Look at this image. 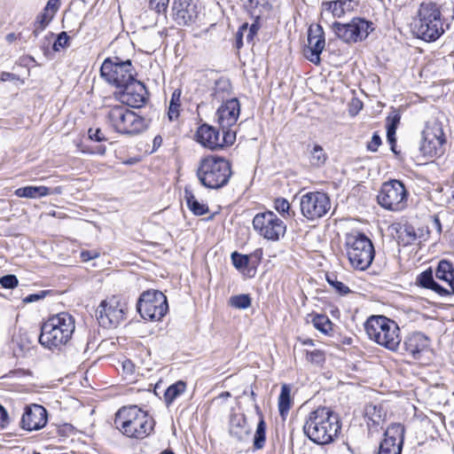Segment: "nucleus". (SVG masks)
I'll list each match as a JSON object with an SVG mask.
<instances>
[{"mask_svg": "<svg viewBox=\"0 0 454 454\" xmlns=\"http://www.w3.org/2000/svg\"><path fill=\"white\" fill-rule=\"evenodd\" d=\"M7 412L4 408L0 405V424L4 422L7 419Z\"/></svg>", "mask_w": 454, "mask_h": 454, "instance_id": "obj_61", "label": "nucleus"}, {"mask_svg": "<svg viewBox=\"0 0 454 454\" xmlns=\"http://www.w3.org/2000/svg\"><path fill=\"white\" fill-rule=\"evenodd\" d=\"M169 0H150L149 5L150 8L154 10L156 12L160 13L165 12Z\"/></svg>", "mask_w": 454, "mask_h": 454, "instance_id": "obj_48", "label": "nucleus"}, {"mask_svg": "<svg viewBox=\"0 0 454 454\" xmlns=\"http://www.w3.org/2000/svg\"><path fill=\"white\" fill-rule=\"evenodd\" d=\"M450 24L442 18L440 7L432 2L422 3L413 19L412 29L426 42H434L449 28Z\"/></svg>", "mask_w": 454, "mask_h": 454, "instance_id": "obj_3", "label": "nucleus"}, {"mask_svg": "<svg viewBox=\"0 0 454 454\" xmlns=\"http://www.w3.org/2000/svg\"><path fill=\"white\" fill-rule=\"evenodd\" d=\"M369 339L391 351H396L401 343L398 325L385 316H371L364 324Z\"/></svg>", "mask_w": 454, "mask_h": 454, "instance_id": "obj_6", "label": "nucleus"}, {"mask_svg": "<svg viewBox=\"0 0 454 454\" xmlns=\"http://www.w3.org/2000/svg\"><path fill=\"white\" fill-rule=\"evenodd\" d=\"M230 304L236 309H247L251 306V298L249 294H239L231 297Z\"/></svg>", "mask_w": 454, "mask_h": 454, "instance_id": "obj_40", "label": "nucleus"}, {"mask_svg": "<svg viewBox=\"0 0 454 454\" xmlns=\"http://www.w3.org/2000/svg\"><path fill=\"white\" fill-rule=\"evenodd\" d=\"M365 417L372 422V426H379L381 419L380 411L375 405H368L365 408Z\"/></svg>", "mask_w": 454, "mask_h": 454, "instance_id": "obj_43", "label": "nucleus"}, {"mask_svg": "<svg viewBox=\"0 0 454 454\" xmlns=\"http://www.w3.org/2000/svg\"><path fill=\"white\" fill-rule=\"evenodd\" d=\"M266 424L260 414V420L257 424L256 431L254 436V448L255 450H261L263 448L266 440Z\"/></svg>", "mask_w": 454, "mask_h": 454, "instance_id": "obj_36", "label": "nucleus"}, {"mask_svg": "<svg viewBox=\"0 0 454 454\" xmlns=\"http://www.w3.org/2000/svg\"><path fill=\"white\" fill-rule=\"evenodd\" d=\"M417 280L421 286L429 289L434 282L432 270H427L423 271L419 275Z\"/></svg>", "mask_w": 454, "mask_h": 454, "instance_id": "obj_45", "label": "nucleus"}, {"mask_svg": "<svg viewBox=\"0 0 454 454\" xmlns=\"http://www.w3.org/2000/svg\"><path fill=\"white\" fill-rule=\"evenodd\" d=\"M231 84L229 79L221 77L215 82L212 96L216 100H223L225 95H228L231 91Z\"/></svg>", "mask_w": 454, "mask_h": 454, "instance_id": "obj_33", "label": "nucleus"}, {"mask_svg": "<svg viewBox=\"0 0 454 454\" xmlns=\"http://www.w3.org/2000/svg\"><path fill=\"white\" fill-rule=\"evenodd\" d=\"M301 215L309 221H315L325 216L331 209V200L321 192H309L300 200Z\"/></svg>", "mask_w": 454, "mask_h": 454, "instance_id": "obj_14", "label": "nucleus"}, {"mask_svg": "<svg viewBox=\"0 0 454 454\" xmlns=\"http://www.w3.org/2000/svg\"><path fill=\"white\" fill-rule=\"evenodd\" d=\"M444 144L445 137L442 125L434 122L423 130L419 150L424 156H438L443 153Z\"/></svg>", "mask_w": 454, "mask_h": 454, "instance_id": "obj_17", "label": "nucleus"}, {"mask_svg": "<svg viewBox=\"0 0 454 454\" xmlns=\"http://www.w3.org/2000/svg\"><path fill=\"white\" fill-rule=\"evenodd\" d=\"M126 309V303L114 295L100 303L97 309V319L105 328L116 327L124 319Z\"/></svg>", "mask_w": 454, "mask_h": 454, "instance_id": "obj_16", "label": "nucleus"}, {"mask_svg": "<svg viewBox=\"0 0 454 454\" xmlns=\"http://www.w3.org/2000/svg\"><path fill=\"white\" fill-rule=\"evenodd\" d=\"M45 296V292L42 291L38 294H29L23 299L25 303H30L43 299Z\"/></svg>", "mask_w": 454, "mask_h": 454, "instance_id": "obj_54", "label": "nucleus"}, {"mask_svg": "<svg viewBox=\"0 0 454 454\" xmlns=\"http://www.w3.org/2000/svg\"><path fill=\"white\" fill-rule=\"evenodd\" d=\"M407 191L403 184L398 180L385 182L379 192V204L390 211L403 209L407 202Z\"/></svg>", "mask_w": 454, "mask_h": 454, "instance_id": "obj_12", "label": "nucleus"}, {"mask_svg": "<svg viewBox=\"0 0 454 454\" xmlns=\"http://www.w3.org/2000/svg\"><path fill=\"white\" fill-rule=\"evenodd\" d=\"M16 78V75L12 73L8 72H3L1 74V80L2 81H9V80H14Z\"/></svg>", "mask_w": 454, "mask_h": 454, "instance_id": "obj_60", "label": "nucleus"}, {"mask_svg": "<svg viewBox=\"0 0 454 454\" xmlns=\"http://www.w3.org/2000/svg\"><path fill=\"white\" fill-rule=\"evenodd\" d=\"M333 30L342 42L354 43L364 40L373 27L372 23L364 19L353 18L347 23L333 22Z\"/></svg>", "mask_w": 454, "mask_h": 454, "instance_id": "obj_11", "label": "nucleus"}, {"mask_svg": "<svg viewBox=\"0 0 454 454\" xmlns=\"http://www.w3.org/2000/svg\"><path fill=\"white\" fill-rule=\"evenodd\" d=\"M395 129H391L389 128H387V137L390 144H393L395 142Z\"/></svg>", "mask_w": 454, "mask_h": 454, "instance_id": "obj_59", "label": "nucleus"}, {"mask_svg": "<svg viewBox=\"0 0 454 454\" xmlns=\"http://www.w3.org/2000/svg\"><path fill=\"white\" fill-rule=\"evenodd\" d=\"M18 278L14 275H5L0 278V285L4 288H13L18 286Z\"/></svg>", "mask_w": 454, "mask_h": 454, "instance_id": "obj_47", "label": "nucleus"}, {"mask_svg": "<svg viewBox=\"0 0 454 454\" xmlns=\"http://www.w3.org/2000/svg\"><path fill=\"white\" fill-rule=\"evenodd\" d=\"M400 120H401V116L398 113L392 114L387 119V128L396 130L397 126L400 122Z\"/></svg>", "mask_w": 454, "mask_h": 454, "instance_id": "obj_49", "label": "nucleus"}, {"mask_svg": "<svg viewBox=\"0 0 454 454\" xmlns=\"http://www.w3.org/2000/svg\"><path fill=\"white\" fill-rule=\"evenodd\" d=\"M121 105L138 108L145 105L147 99L145 86L135 78L120 89Z\"/></svg>", "mask_w": 454, "mask_h": 454, "instance_id": "obj_18", "label": "nucleus"}, {"mask_svg": "<svg viewBox=\"0 0 454 454\" xmlns=\"http://www.w3.org/2000/svg\"><path fill=\"white\" fill-rule=\"evenodd\" d=\"M69 39L70 37L66 32H61L53 43V50L59 51L60 49L67 47Z\"/></svg>", "mask_w": 454, "mask_h": 454, "instance_id": "obj_46", "label": "nucleus"}, {"mask_svg": "<svg viewBox=\"0 0 454 454\" xmlns=\"http://www.w3.org/2000/svg\"><path fill=\"white\" fill-rule=\"evenodd\" d=\"M325 46V34L321 26L310 27L308 31V46L304 49L305 58L313 64L321 61L320 54Z\"/></svg>", "mask_w": 454, "mask_h": 454, "instance_id": "obj_21", "label": "nucleus"}, {"mask_svg": "<svg viewBox=\"0 0 454 454\" xmlns=\"http://www.w3.org/2000/svg\"><path fill=\"white\" fill-rule=\"evenodd\" d=\"M199 15L197 0H175L172 17L179 26H189L195 22Z\"/></svg>", "mask_w": 454, "mask_h": 454, "instance_id": "obj_20", "label": "nucleus"}, {"mask_svg": "<svg viewBox=\"0 0 454 454\" xmlns=\"http://www.w3.org/2000/svg\"><path fill=\"white\" fill-rule=\"evenodd\" d=\"M311 321L314 327L325 334H329L333 331V323L325 315L316 314Z\"/></svg>", "mask_w": 454, "mask_h": 454, "instance_id": "obj_34", "label": "nucleus"}, {"mask_svg": "<svg viewBox=\"0 0 454 454\" xmlns=\"http://www.w3.org/2000/svg\"><path fill=\"white\" fill-rule=\"evenodd\" d=\"M428 347L427 337L419 332L409 334L403 340V348L413 359H418L420 354Z\"/></svg>", "mask_w": 454, "mask_h": 454, "instance_id": "obj_25", "label": "nucleus"}, {"mask_svg": "<svg viewBox=\"0 0 454 454\" xmlns=\"http://www.w3.org/2000/svg\"><path fill=\"white\" fill-rule=\"evenodd\" d=\"M244 31H247V23L243 24L239 27V31L237 33L236 43H237V47L238 48H240L242 46V44H243V43H242V36H243Z\"/></svg>", "mask_w": 454, "mask_h": 454, "instance_id": "obj_55", "label": "nucleus"}, {"mask_svg": "<svg viewBox=\"0 0 454 454\" xmlns=\"http://www.w3.org/2000/svg\"><path fill=\"white\" fill-rule=\"evenodd\" d=\"M140 316L146 320H160L168 309L167 297L158 290L144 292L137 304Z\"/></svg>", "mask_w": 454, "mask_h": 454, "instance_id": "obj_10", "label": "nucleus"}, {"mask_svg": "<svg viewBox=\"0 0 454 454\" xmlns=\"http://www.w3.org/2000/svg\"><path fill=\"white\" fill-rule=\"evenodd\" d=\"M435 277L440 280L447 282L451 288V292L442 287L435 281L429 289L434 291L441 296L454 294V267L452 263L446 260L440 261L435 270Z\"/></svg>", "mask_w": 454, "mask_h": 454, "instance_id": "obj_24", "label": "nucleus"}, {"mask_svg": "<svg viewBox=\"0 0 454 454\" xmlns=\"http://www.w3.org/2000/svg\"><path fill=\"white\" fill-rule=\"evenodd\" d=\"M88 133H89L90 138L94 141L101 142V141L106 140V137L102 133L101 129L98 128V129H90Z\"/></svg>", "mask_w": 454, "mask_h": 454, "instance_id": "obj_51", "label": "nucleus"}, {"mask_svg": "<svg viewBox=\"0 0 454 454\" xmlns=\"http://www.w3.org/2000/svg\"><path fill=\"white\" fill-rule=\"evenodd\" d=\"M12 349L16 356H24L32 348V341L27 333H20L12 338Z\"/></svg>", "mask_w": 454, "mask_h": 454, "instance_id": "obj_28", "label": "nucleus"}, {"mask_svg": "<svg viewBox=\"0 0 454 454\" xmlns=\"http://www.w3.org/2000/svg\"><path fill=\"white\" fill-rule=\"evenodd\" d=\"M340 430L338 415L326 407H319L309 412L303 426L305 435L320 445L333 442Z\"/></svg>", "mask_w": 454, "mask_h": 454, "instance_id": "obj_1", "label": "nucleus"}, {"mask_svg": "<svg viewBox=\"0 0 454 454\" xmlns=\"http://www.w3.org/2000/svg\"><path fill=\"white\" fill-rule=\"evenodd\" d=\"M122 372L126 376H132L135 373V364L129 359L122 362Z\"/></svg>", "mask_w": 454, "mask_h": 454, "instance_id": "obj_52", "label": "nucleus"}, {"mask_svg": "<svg viewBox=\"0 0 454 454\" xmlns=\"http://www.w3.org/2000/svg\"><path fill=\"white\" fill-rule=\"evenodd\" d=\"M98 254L97 252H92V251H82L81 253V258L84 262H87L93 258H96V257H98Z\"/></svg>", "mask_w": 454, "mask_h": 454, "instance_id": "obj_56", "label": "nucleus"}, {"mask_svg": "<svg viewBox=\"0 0 454 454\" xmlns=\"http://www.w3.org/2000/svg\"><path fill=\"white\" fill-rule=\"evenodd\" d=\"M75 330V321L67 312L51 317L41 326L40 344L51 351H60L71 340Z\"/></svg>", "mask_w": 454, "mask_h": 454, "instance_id": "obj_2", "label": "nucleus"}, {"mask_svg": "<svg viewBox=\"0 0 454 454\" xmlns=\"http://www.w3.org/2000/svg\"><path fill=\"white\" fill-rule=\"evenodd\" d=\"M52 16L49 17L47 12H43L40 14L36 20L34 22V30L33 35L36 37L39 35V34L45 29V27L48 26L49 22L51 21Z\"/></svg>", "mask_w": 454, "mask_h": 454, "instance_id": "obj_41", "label": "nucleus"}, {"mask_svg": "<svg viewBox=\"0 0 454 454\" xmlns=\"http://www.w3.org/2000/svg\"><path fill=\"white\" fill-rule=\"evenodd\" d=\"M405 428L400 424H393L385 432V438L380 442L378 454H401Z\"/></svg>", "mask_w": 454, "mask_h": 454, "instance_id": "obj_19", "label": "nucleus"}, {"mask_svg": "<svg viewBox=\"0 0 454 454\" xmlns=\"http://www.w3.org/2000/svg\"><path fill=\"white\" fill-rule=\"evenodd\" d=\"M380 145V137L377 133H374L372 137L371 141L367 145V149L371 152H376Z\"/></svg>", "mask_w": 454, "mask_h": 454, "instance_id": "obj_50", "label": "nucleus"}, {"mask_svg": "<svg viewBox=\"0 0 454 454\" xmlns=\"http://www.w3.org/2000/svg\"><path fill=\"white\" fill-rule=\"evenodd\" d=\"M250 256L233 252L231 261L233 266L239 270H244L249 264Z\"/></svg>", "mask_w": 454, "mask_h": 454, "instance_id": "obj_42", "label": "nucleus"}, {"mask_svg": "<svg viewBox=\"0 0 454 454\" xmlns=\"http://www.w3.org/2000/svg\"><path fill=\"white\" fill-rule=\"evenodd\" d=\"M306 359L308 362L320 366L325 363V356L322 350L315 349L312 351H307Z\"/></svg>", "mask_w": 454, "mask_h": 454, "instance_id": "obj_44", "label": "nucleus"}, {"mask_svg": "<svg viewBox=\"0 0 454 454\" xmlns=\"http://www.w3.org/2000/svg\"><path fill=\"white\" fill-rule=\"evenodd\" d=\"M162 143V138L160 136H156L154 138H153V147L156 148V147H160V145Z\"/></svg>", "mask_w": 454, "mask_h": 454, "instance_id": "obj_63", "label": "nucleus"}, {"mask_svg": "<svg viewBox=\"0 0 454 454\" xmlns=\"http://www.w3.org/2000/svg\"><path fill=\"white\" fill-rule=\"evenodd\" d=\"M196 140L207 149L217 150L231 145L236 140V132L234 130H222L221 135L215 127L204 123L196 131Z\"/></svg>", "mask_w": 454, "mask_h": 454, "instance_id": "obj_15", "label": "nucleus"}, {"mask_svg": "<svg viewBox=\"0 0 454 454\" xmlns=\"http://www.w3.org/2000/svg\"><path fill=\"white\" fill-rule=\"evenodd\" d=\"M433 227L437 231L438 234L442 233V223L438 215L433 216Z\"/></svg>", "mask_w": 454, "mask_h": 454, "instance_id": "obj_58", "label": "nucleus"}, {"mask_svg": "<svg viewBox=\"0 0 454 454\" xmlns=\"http://www.w3.org/2000/svg\"><path fill=\"white\" fill-rule=\"evenodd\" d=\"M274 208L285 218H293L295 215L294 211L291 210L290 203L284 198H277L274 200Z\"/></svg>", "mask_w": 454, "mask_h": 454, "instance_id": "obj_38", "label": "nucleus"}, {"mask_svg": "<svg viewBox=\"0 0 454 454\" xmlns=\"http://www.w3.org/2000/svg\"><path fill=\"white\" fill-rule=\"evenodd\" d=\"M291 408L290 388L286 385H283L278 397V410L282 417H284Z\"/></svg>", "mask_w": 454, "mask_h": 454, "instance_id": "obj_37", "label": "nucleus"}, {"mask_svg": "<svg viewBox=\"0 0 454 454\" xmlns=\"http://www.w3.org/2000/svg\"><path fill=\"white\" fill-rule=\"evenodd\" d=\"M247 41L249 43L253 40L254 35H252V33L250 31H247Z\"/></svg>", "mask_w": 454, "mask_h": 454, "instance_id": "obj_64", "label": "nucleus"}, {"mask_svg": "<svg viewBox=\"0 0 454 454\" xmlns=\"http://www.w3.org/2000/svg\"><path fill=\"white\" fill-rule=\"evenodd\" d=\"M253 226L260 236L272 241L278 240L286 231V225L272 211L256 214L253 219Z\"/></svg>", "mask_w": 454, "mask_h": 454, "instance_id": "obj_13", "label": "nucleus"}, {"mask_svg": "<svg viewBox=\"0 0 454 454\" xmlns=\"http://www.w3.org/2000/svg\"><path fill=\"white\" fill-rule=\"evenodd\" d=\"M259 30V25L257 22L253 23L250 27H247V31H250L252 35H255Z\"/></svg>", "mask_w": 454, "mask_h": 454, "instance_id": "obj_62", "label": "nucleus"}, {"mask_svg": "<svg viewBox=\"0 0 454 454\" xmlns=\"http://www.w3.org/2000/svg\"><path fill=\"white\" fill-rule=\"evenodd\" d=\"M240 114L239 101L234 98L226 100L216 111V120L222 130H232Z\"/></svg>", "mask_w": 454, "mask_h": 454, "instance_id": "obj_22", "label": "nucleus"}, {"mask_svg": "<svg viewBox=\"0 0 454 454\" xmlns=\"http://www.w3.org/2000/svg\"><path fill=\"white\" fill-rule=\"evenodd\" d=\"M180 107H181V90L176 89L173 91L168 111V117L169 121H176L178 119L180 115Z\"/></svg>", "mask_w": 454, "mask_h": 454, "instance_id": "obj_32", "label": "nucleus"}, {"mask_svg": "<svg viewBox=\"0 0 454 454\" xmlns=\"http://www.w3.org/2000/svg\"><path fill=\"white\" fill-rule=\"evenodd\" d=\"M345 247L348 261L352 267L364 270L372 264L375 251L372 240L364 233L348 234Z\"/></svg>", "mask_w": 454, "mask_h": 454, "instance_id": "obj_8", "label": "nucleus"}, {"mask_svg": "<svg viewBox=\"0 0 454 454\" xmlns=\"http://www.w3.org/2000/svg\"><path fill=\"white\" fill-rule=\"evenodd\" d=\"M327 154L325 153L323 147L319 145H314L310 150L309 162L312 166L320 168L322 167L326 160Z\"/></svg>", "mask_w": 454, "mask_h": 454, "instance_id": "obj_35", "label": "nucleus"}, {"mask_svg": "<svg viewBox=\"0 0 454 454\" xmlns=\"http://www.w3.org/2000/svg\"><path fill=\"white\" fill-rule=\"evenodd\" d=\"M46 409L40 404H31L25 408L21 418V427L27 431H36L47 424Z\"/></svg>", "mask_w": 454, "mask_h": 454, "instance_id": "obj_23", "label": "nucleus"}, {"mask_svg": "<svg viewBox=\"0 0 454 454\" xmlns=\"http://www.w3.org/2000/svg\"><path fill=\"white\" fill-rule=\"evenodd\" d=\"M230 434L239 442L248 439L250 429L247 425V421L242 415H233L230 419Z\"/></svg>", "mask_w": 454, "mask_h": 454, "instance_id": "obj_27", "label": "nucleus"}, {"mask_svg": "<svg viewBox=\"0 0 454 454\" xmlns=\"http://www.w3.org/2000/svg\"><path fill=\"white\" fill-rule=\"evenodd\" d=\"M403 234H404L407 238L405 240L407 244L411 243L417 238L416 232L412 227H405Z\"/></svg>", "mask_w": 454, "mask_h": 454, "instance_id": "obj_53", "label": "nucleus"}, {"mask_svg": "<svg viewBox=\"0 0 454 454\" xmlns=\"http://www.w3.org/2000/svg\"><path fill=\"white\" fill-rule=\"evenodd\" d=\"M186 389V384L179 380L172 385H170L164 393V401L167 406H169L173 403V402L180 396L183 393H184Z\"/></svg>", "mask_w": 454, "mask_h": 454, "instance_id": "obj_31", "label": "nucleus"}, {"mask_svg": "<svg viewBox=\"0 0 454 454\" xmlns=\"http://www.w3.org/2000/svg\"><path fill=\"white\" fill-rule=\"evenodd\" d=\"M100 74L108 83L118 89L134 79L131 61H122L119 57L106 59L101 66Z\"/></svg>", "mask_w": 454, "mask_h": 454, "instance_id": "obj_9", "label": "nucleus"}, {"mask_svg": "<svg viewBox=\"0 0 454 454\" xmlns=\"http://www.w3.org/2000/svg\"><path fill=\"white\" fill-rule=\"evenodd\" d=\"M115 427L130 438L144 439L153 430L154 420L137 406L121 408L115 414Z\"/></svg>", "mask_w": 454, "mask_h": 454, "instance_id": "obj_4", "label": "nucleus"}, {"mask_svg": "<svg viewBox=\"0 0 454 454\" xmlns=\"http://www.w3.org/2000/svg\"><path fill=\"white\" fill-rule=\"evenodd\" d=\"M232 176L231 162L218 156H207L200 161L197 177L204 187L218 190L228 184Z\"/></svg>", "mask_w": 454, "mask_h": 454, "instance_id": "obj_5", "label": "nucleus"}, {"mask_svg": "<svg viewBox=\"0 0 454 454\" xmlns=\"http://www.w3.org/2000/svg\"><path fill=\"white\" fill-rule=\"evenodd\" d=\"M352 0H336L323 3V6L326 11L332 12L333 17L340 18L345 15L347 11L351 8Z\"/></svg>", "mask_w": 454, "mask_h": 454, "instance_id": "obj_30", "label": "nucleus"}, {"mask_svg": "<svg viewBox=\"0 0 454 454\" xmlns=\"http://www.w3.org/2000/svg\"><path fill=\"white\" fill-rule=\"evenodd\" d=\"M106 118L116 132L123 135L134 136L141 133L147 127L145 118L121 104L107 106Z\"/></svg>", "mask_w": 454, "mask_h": 454, "instance_id": "obj_7", "label": "nucleus"}, {"mask_svg": "<svg viewBox=\"0 0 454 454\" xmlns=\"http://www.w3.org/2000/svg\"><path fill=\"white\" fill-rule=\"evenodd\" d=\"M184 199L188 208L195 215H203L208 212V207L207 204L200 202L194 196L193 192L185 187L184 189Z\"/></svg>", "mask_w": 454, "mask_h": 454, "instance_id": "obj_29", "label": "nucleus"}, {"mask_svg": "<svg viewBox=\"0 0 454 454\" xmlns=\"http://www.w3.org/2000/svg\"><path fill=\"white\" fill-rule=\"evenodd\" d=\"M62 188L58 186L53 189H50L46 186H25L18 188L14 193L19 198H29V199H39L42 197L48 196L50 194H60Z\"/></svg>", "mask_w": 454, "mask_h": 454, "instance_id": "obj_26", "label": "nucleus"}, {"mask_svg": "<svg viewBox=\"0 0 454 454\" xmlns=\"http://www.w3.org/2000/svg\"><path fill=\"white\" fill-rule=\"evenodd\" d=\"M326 280L328 284L340 295H347L351 293V290L348 286L344 285L342 282L337 279V277L333 274L326 275Z\"/></svg>", "mask_w": 454, "mask_h": 454, "instance_id": "obj_39", "label": "nucleus"}, {"mask_svg": "<svg viewBox=\"0 0 454 454\" xmlns=\"http://www.w3.org/2000/svg\"><path fill=\"white\" fill-rule=\"evenodd\" d=\"M58 2L59 0H49L44 8V12H47L49 10H51L52 12L55 13L58 11Z\"/></svg>", "mask_w": 454, "mask_h": 454, "instance_id": "obj_57", "label": "nucleus"}]
</instances>
